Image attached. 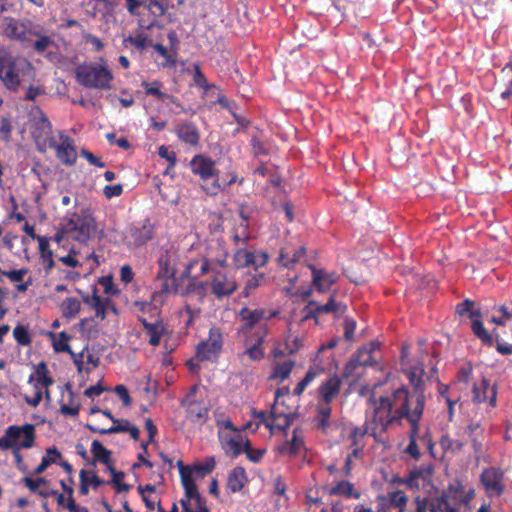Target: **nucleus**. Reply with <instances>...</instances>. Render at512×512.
Segmentation results:
<instances>
[{
  "label": "nucleus",
  "mask_w": 512,
  "mask_h": 512,
  "mask_svg": "<svg viewBox=\"0 0 512 512\" xmlns=\"http://www.w3.org/2000/svg\"><path fill=\"white\" fill-rule=\"evenodd\" d=\"M369 402L374 407L372 425L380 427L381 431H386L390 425L400 424L401 419L406 418L412 425L413 432H418V423L425 404L421 386H413L412 391L400 386L391 395L379 397L372 392Z\"/></svg>",
  "instance_id": "nucleus-1"
},
{
  "label": "nucleus",
  "mask_w": 512,
  "mask_h": 512,
  "mask_svg": "<svg viewBox=\"0 0 512 512\" xmlns=\"http://www.w3.org/2000/svg\"><path fill=\"white\" fill-rule=\"evenodd\" d=\"M379 349V343L371 341L370 343L358 348L350 360L345 364L341 376H337V365L332 355L325 359L317 355L313 366L310 367L305 377L298 384H309L318 376L325 375L326 378L321 384H357L364 375L366 368L378 365L373 357V353Z\"/></svg>",
  "instance_id": "nucleus-2"
},
{
  "label": "nucleus",
  "mask_w": 512,
  "mask_h": 512,
  "mask_svg": "<svg viewBox=\"0 0 512 512\" xmlns=\"http://www.w3.org/2000/svg\"><path fill=\"white\" fill-rule=\"evenodd\" d=\"M35 438V426L33 424L10 425L5 430L4 435L0 437V450L11 449L17 468L26 472V466L20 451L33 447Z\"/></svg>",
  "instance_id": "nucleus-3"
},
{
  "label": "nucleus",
  "mask_w": 512,
  "mask_h": 512,
  "mask_svg": "<svg viewBox=\"0 0 512 512\" xmlns=\"http://www.w3.org/2000/svg\"><path fill=\"white\" fill-rule=\"evenodd\" d=\"M32 69L33 65L27 59L14 56L8 48L0 46V80L5 88L18 91L21 77Z\"/></svg>",
  "instance_id": "nucleus-4"
},
{
  "label": "nucleus",
  "mask_w": 512,
  "mask_h": 512,
  "mask_svg": "<svg viewBox=\"0 0 512 512\" xmlns=\"http://www.w3.org/2000/svg\"><path fill=\"white\" fill-rule=\"evenodd\" d=\"M408 351L406 348L402 349L401 353V369L407 376L410 384H441L438 369L436 367L437 361L432 358L425 364L423 360L410 361L407 359Z\"/></svg>",
  "instance_id": "nucleus-5"
},
{
  "label": "nucleus",
  "mask_w": 512,
  "mask_h": 512,
  "mask_svg": "<svg viewBox=\"0 0 512 512\" xmlns=\"http://www.w3.org/2000/svg\"><path fill=\"white\" fill-rule=\"evenodd\" d=\"M75 78L85 88L108 90L111 88L113 74L104 65L92 62L79 65L75 69Z\"/></svg>",
  "instance_id": "nucleus-6"
},
{
  "label": "nucleus",
  "mask_w": 512,
  "mask_h": 512,
  "mask_svg": "<svg viewBox=\"0 0 512 512\" xmlns=\"http://www.w3.org/2000/svg\"><path fill=\"white\" fill-rule=\"evenodd\" d=\"M181 405L185 407L188 420L199 425L204 424L208 420L210 410L206 386H191L181 400Z\"/></svg>",
  "instance_id": "nucleus-7"
},
{
  "label": "nucleus",
  "mask_w": 512,
  "mask_h": 512,
  "mask_svg": "<svg viewBox=\"0 0 512 512\" xmlns=\"http://www.w3.org/2000/svg\"><path fill=\"white\" fill-rule=\"evenodd\" d=\"M286 397L291 400L289 396V386H282L275 391V401L270 410L271 423L269 430L285 431L292 423L295 412L294 408L286 403Z\"/></svg>",
  "instance_id": "nucleus-8"
},
{
  "label": "nucleus",
  "mask_w": 512,
  "mask_h": 512,
  "mask_svg": "<svg viewBox=\"0 0 512 512\" xmlns=\"http://www.w3.org/2000/svg\"><path fill=\"white\" fill-rule=\"evenodd\" d=\"M96 230V222L88 210L72 213L63 219V231L78 242H86Z\"/></svg>",
  "instance_id": "nucleus-9"
},
{
  "label": "nucleus",
  "mask_w": 512,
  "mask_h": 512,
  "mask_svg": "<svg viewBox=\"0 0 512 512\" xmlns=\"http://www.w3.org/2000/svg\"><path fill=\"white\" fill-rule=\"evenodd\" d=\"M177 253L174 250H165L158 258L157 279L161 280V294H178L179 287L176 283Z\"/></svg>",
  "instance_id": "nucleus-10"
},
{
  "label": "nucleus",
  "mask_w": 512,
  "mask_h": 512,
  "mask_svg": "<svg viewBox=\"0 0 512 512\" xmlns=\"http://www.w3.org/2000/svg\"><path fill=\"white\" fill-rule=\"evenodd\" d=\"M280 311L271 308H250L247 306L239 310L240 326L237 329L238 335H243L248 338L252 331H256L258 326L263 324L262 321H267L279 316Z\"/></svg>",
  "instance_id": "nucleus-11"
},
{
  "label": "nucleus",
  "mask_w": 512,
  "mask_h": 512,
  "mask_svg": "<svg viewBox=\"0 0 512 512\" xmlns=\"http://www.w3.org/2000/svg\"><path fill=\"white\" fill-rule=\"evenodd\" d=\"M181 483L185 492L180 500L183 512H210L206 506V500L200 495L194 479L191 478V470L181 466Z\"/></svg>",
  "instance_id": "nucleus-12"
},
{
  "label": "nucleus",
  "mask_w": 512,
  "mask_h": 512,
  "mask_svg": "<svg viewBox=\"0 0 512 512\" xmlns=\"http://www.w3.org/2000/svg\"><path fill=\"white\" fill-rule=\"evenodd\" d=\"M191 171L198 175L203 182L212 180L210 184L203 185V189L209 195H216L220 189L218 180V170L215 167V161L204 155H196L190 161Z\"/></svg>",
  "instance_id": "nucleus-13"
},
{
  "label": "nucleus",
  "mask_w": 512,
  "mask_h": 512,
  "mask_svg": "<svg viewBox=\"0 0 512 512\" xmlns=\"http://www.w3.org/2000/svg\"><path fill=\"white\" fill-rule=\"evenodd\" d=\"M224 345V336L221 328L212 326L206 340L201 341L196 347V358L199 361H216Z\"/></svg>",
  "instance_id": "nucleus-14"
},
{
  "label": "nucleus",
  "mask_w": 512,
  "mask_h": 512,
  "mask_svg": "<svg viewBox=\"0 0 512 512\" xmlns=\"http://www.w3.org/2000/svg\"><path fill=\"white\" fill-rule=\"evenodd\" d=\"M210 292L217 299L231 296L238 289V283L234 275L230 274L226 266H217L209 280Z\"/></svg>",
  "instance_id": "nucleus-15"
},
{
  "label": "nucleus",
  "mask_w": 512,
  "mask_h": 512,
  "mask_svg": "<svg viewBox=\"0 0 512 512\" xmlns=\"http://www.w3.org/2000/svg\"><path fill=\"white\" fill-rule=\"evenodd\" d=\"M227 257V252L223 250L221 255L215 258L202 256L192 259L186 264L182 277H191V274H193L199 278L208 273L212 274L213 269H216L217 266H227Z\"/></svg>",
  "instance_id": "nucleus-16"
},
{
  "label": "nucleus",
  "mask_w": 512,
  "mask_h": 512,
  "mask_svg": "<svg viewBox=\"0 0 512 512\" xmlns=\"http://www.w3.org/2000/svg\"><path fill=\"white\" fill-rule=\"evenodd\" d=\"M78 372L85 381L102 384V376L98 372L99 357L89 349H84L77 355H73Z\"/></svg>",
  "instance_id": "nucleus-17"
},
{
  "label": "nucleus",
  "mask_w": 512,
  "mask_h": 512,
  "mask_svg": "<svg viewBox=\"0 0 512 512\" xmlns=\"http://www.w3.org/2000/svg\"><path fill=\"white\" fill-rule=\"evenodd\" d=\"M155 236V226L149 219L132 223L126 234L129 247L138 248L147 244Z\"/></svg>",
  "instance_id": "nucleus-18"
},
{
  "label": "nucleus",
  "mask_w": 512,
  "mask_h": 512,
  "mask_svg": "<svg viewBox=\"0 0 512 512\" xmlns=\"http://www.w3.org/2000/svg\"><path fill=\"white\" fill-rule=\"evenodd\" d=\"M35 26V23L30 20L19 21L13 17H7L4 22L3 34L10 40L19 41L22 44L31 42L30 34Z\"/></svg>",
  "instance_id": "nucleus-19"
},
{
  "label": "nucleus",
  "mask_w": 512,
  "mask_h": 512,
  "mask_svg": "<svg viewBox=\"0 0 512 512\" xmlns=\"http://www.w3.org/2000/svg\"><path fill=\"white\" fill-rule=\"evenodd\" d=\"M481 484L488 497H500L505 491L504 472L500 468H484L480 475Z\"/></svg>",
  "instance_id": "nucleus-20"
},
{
  "label": "nucleus",
  "mask_w": 512,
  "mask_h": 512,
  "mask_svg": "<svg viewBox=\"0 0 512 512\" xmlns=\"http://www.w3.org/2000/svg\"><path fill=\"white\" fill-rule=\"evenodd\" d=\"M32 136L38 150L41 152L46 150V147L50 145L51 140H55L52 135V124L42 111H40V117L38 120L33 124Z\"/></svg>",
  "instance_id": "nucleus-21"
},
{
  "label": "nucleus",
  "mask_w": 512,
  "mask_h": 512,
  "mask_svg": "<svg viewBox=\"0 0 512 512\" xmlns=\"http://www.w3.org/2000/svg\"><path fill=\"white\" fill-rule=\"evenodd\" d=\"M61 143H57L56 140H51L49 148H52L56 152V157L66 166H73L77 160L76 148L73 145L72 139L68 136L59 132Z\"/></svg>",
  "instance_id": "nucleus-22"
},
{
  "label": "nucleus",
  "mask_w": 512,
  "mask_h": 512,
  "mask_svg": "<svg viewBox=\"0 0 512 512\" xmlns=\"http://www.w3.org/2000/svg\"><path fill=\"white\" fill-rule=\"evenodd\" d=\"M269 334V327L267 324H261L258 326L254 333L255 341L245 351L240 354V359L243 361L245 357H248L252 361H260L264 358L265 352L263 344L266 337Z\"/></svg>",
  "instance_id": "nucleus-23"
},
{
  "label": "nucleus",
  "mask_w": 512,
  "mask_h": 512,
  "mask_svg": "<svg viewBox=\"0 0 512 512\" xmlns=\"http://www.w3.org/2000/svg\"><path fill=\"white\" fill-rule=\"evenodd\" d=\"M156 293L152 294L149 301L136 300L132 304V310L137 319L143 324V321H153L161 318V307L154 303Z\"/></svg>",
  "instance_id": "nucleus-24"
},
{
  "label": "nucleus",
  "mask_w": 512,
  "mask_h": 512,
  "mask_svg": "<svg viewBox=\"0 0 512 512\" xmlns=\"http://www.w3.org/2000/svg\"><path fill=\"white\" fill-rule=\"evenodd\" d=\"M466 504L464 500H457L455 496L443 492L440 496L430 500V512H459V507Z\"/></svg>",
  "instance_id": "nucleus-25"
},
{
  "label": "nucleus",
  "mask_w": 512,
  "mask_h": 512,
  "mask_svg": "<svg viewBox=\"0 0 512 512\" xmlns=\"http://www.w3.org/2000/svg\"><path fill=\"white\" fill-rule=\"evenodd\" d=\"M305 253V246L298 245L296 247L292 243H287L280 249L278 262L283 267L290 269L304 257Z\"/></svg>",
  "instance_id": "nucleus-26"
},
{
  "label": "nucleus",
  "mask_w": 512,
  "mask_h": 512,
  "mask_svg": "<svg viewBox=\"0 0 512 512\" xmlns=\"http://www.w3.org/2000/svg\"><path fill=\"white\" fill-rule=\"evenodd\" d=\"M313 424L317 430L326 435L332 433L337 428L336 423L331 420L330 405H317Z\"/></svg>",
  "instance_id": "nucleus-27"
},
{
  "label": "nucleus",
  "mask_w": 512,
  "mask_h": 512,
  "mask_svg": "<svg viewBox=\"0 0 512 512\" xmlns=\"http://www.w3.org/2000/svg\"><path fill=\"white\" fill-rule=\"evenodd\" d=\"M142 325L145 334L149 337V344L152 346H158L161 342L162 336L167 333V328L162 317L149 322L144 320Z\"/></svg>",
  "instance_id": "nucleus-28"
},
{
  "label": "nucleus",
  "mask_w": 512,
  "mask_h": 512,
  "mask_svg": "<svg viewBox=\"0 0 512 512\" xmlns=\"http://www.w3.org/2000/svg\"><path fill=\"white\" fill-rule=\"evenodd\" d=\"M32 30L35 34H30L31 42L25 46H31L38 54H43L50 46L54 45V40L49 35L43 33V28L39 24H35Z\"/></svg>",
  "instance_id": "nucleus-29"
},
{
  "label": "nucleus",
  "mask_w": 512,
  "mask_h": 512,
  "mask_svg": "<svg viewBox=\"0 0 512 512\" xmlns=\"http://www.w3.org/2000/svg\"><path fill=\"white\" fill-rule=\"evenodd\" d=\"M313 276V285L320 292L328 291L333 284L337 282L338 276L336 273H329L324 269H317L310 265Z\"/></svg>",
  "instance_id": "nucleus-30"
},
{
  "label": "nucleus",
  "mask_w": 512,
  "mask_h": 512,
  "mask_svg": "<svg viewBox=\"0 0 512 512\" xmlns=\"http://www.w3.org/2000/svg\"><path fill=\"white\" fill-rule=\"evenodd\" d=\"M177 137L184 143L191 146L199 144L200 133L197 126L192 122L178 124L175 128Z\"/></svg>",
  "instance_id": "nucleus-31"
},
{
  "label": "nucleus",
  "mask_w": 512,
  "mask_h": 512,
  "mask_svg": "<svg viewBox=\"0 0 512 512\" xmlns=\"http://www.w3.org/2000/svg\"><path fill=\"white\" fill-rule=\"evenodd\" d=\"M82 300L85 304H87L91 309L95 311V316L100 319H105L106 317V309L111 305V300L109 298H102L96 293V289L92 295L83 294Z\"/></svg>",
  "instance_id": "nucleus-32"
},
{
  "label": "nucleus",
  "mask_w": 512,
  "mask_h": 512,
  "mask_svg": "<svg viewBox=\"0 0 512 512\" xmlns=\"http://www.w3.org/2000/svg\"><path fill=\"white\" fill-rule=\"evenodd\" d=\"M338 304L335 302L333 296H331L326 304H318L316 301H309L304 308L305 318H317L319 315L330 312H337Z\"/></svg>",
  "instance_id": "nucleus-33"
},
{
  "label": "nucleus",
  "mask_w": 512,
  "mask_h": 512,
  "mask_svg": "<svg viewBox=\"0 0 512 512\" xmlns=\"http://www.w3.org/2000/svg\"><path fill=\"white\" fill-rule=\"evenodd\" d=\"M330 496H340L346 499H359L361 493L355 488L354 484L348 480L337 481L329 490Z\"/></svg>",
  "instance_id": "nucleus-34"
},
{
  "label": "nucleus",
  "mask_w": 512,
  "mask_h": 512,
  "mask_svg": "<svg viewBox=\"0 0 512 512\" xmlns=\"http://www.w3.org/2000/svg\"><path fill=\"white\" fill-rule=\"evenodd\" d=\"M300 429H294L292 438L279 446V453L287 456L297 455L304 447V440Z\"/></svg>",
  "instance_id": "nucleus-35"
},
{
  "label": "nucleus",
  "mask_w": 512,
  "mask_h": 512,
  "mask_svg": "<svg viewBox=\"0 0 512 512\" xmlns=\"http://www.w3.org/2000/svg\"><path fill=\"white\" fill-rule=\"evenodd\" d=\"M378 499L382 501V509H389L395 507L397 509L406 508L408 503V496L402 490L388 492L386 496H379Z\"/></svg>",
  "instance_id": "nucleus-36"
},
{
  "label": "nucleus",
  "mask_w": 512,
  "mask_h": 512,
  "mask_svg": "<svg viewBox=\"0 0 512 512\" xmlns=\"http://www.w3.org/2000/svg\"><path fill=\"white\" fill-rule=\"evenodd\" d=\"M469 319L471 320V329L474 335L479 338L483 344L491 346L493 344V338L487 332L481 321V312H471Z\"/></svg>",
  "instance_id": "nucleus-37"
},
{
  "label": "nucleus",
  "mask_w": 512,
  "mask_h": 512,
  "mask_svg": "<svg viewBox=\"0 0 512 512\" xmlns=\"http://www.w3.org/2000/svg\"><path fill=\"white\" fill-rule=\"evenodd\" d=\"M223 447L230 452L233 457H237L244 453L245 440L239 433L235 435L220 436Z\"/></svg>",
  "instance_id": "nucleus-38"
},
{
  "label": "nucleus",
  "mask_w": 512,
  "mask_h": 512,
  "mask_svg": "<svg viewBox=\"0 0 512 512\" xmlns=\"http://www.w3.org/2000/svg\"><path fill=\"white\" fill-rule=\"evenodd\" d=\"M378 428L376 425H372V423H366L364 427H354L350 433V440L352 442V446H360L364 447L363 438L366 434L371 435L374 439H377Z\"/></svg>",
  "instance_id": "nucleus-39"
},
{
  "label": "nucleus",
  "mask_w": 512,
  "mask_h": 512,
  "mask_svg": "<svg viewBox=\"0 0 512 512\" xmlns=\"http://www.w3.org/2000/svg\"><path fill=\"white\" fill-rule=\"evenodd\" d=\"M80 478V486H79V493L81 495H88L89 493V486L92 487L94 490H96L101 485L105 484V482L96 474L92 473V475L88 476V471L85 469L80 470L79 473Z\"/></svg>",
  "instance_id": "nucleus-40"
},
{
  "label": "nucleus",
  "mask_w": 512,
  "mask_h": 512,
  "mask_svg": "<svg viewBox=\"0 0 512 512\" xmlns=\"http://www.w3.org/2000/svg\"><path fill=\"white\" fill-rule=\"evenodd\" d=\"M496 386H473V399L477 403L489 400L491 407L496 406Z\"/></svg>",
  "instance_id": "nucleus-41"
},
{
  "label": "nucleus",
  "mask_w": 512,
  "mask_h": 512,
  "mask_svg": "<svg viewBox=\"0 0 512 512\" xmlns=\"http://www.w3.org/2000/svg\"><path fill=\"white\" fill-rule=\"evenodd\" d=\"M64 395L65 392L68 393L69 402H65L64 399L60 404V412L65 416H77L80 411V402L78 399L73 398V386H62Z\"/></svg>",
  "instance_id": "nucleus-42"
},
{
  "label": "nucleus",
  "mask_w": 512,
  "mask_h": 512,
  "mask_svg": "<svg viewBox=\"0 0 512 512\" xmlns=\"http://www.w3.org/2000/svg\"><path fill=\"white\" fill-rule=\"evenodd\" d=\"M246 473L243 467L237 466L232 469L227 478V488L230 492H239L244 487Z\"/></svg>",
  "instance_id": "nucleus-43"
},
{
  "label": "nucleus",
  "mask_w": 512,
  "mask_h": 512,
  "mask_svg": "<svg viewBox=\"0 0 512 512\" xmlns=\"http://www.w3.org/2000/svg\"><path fill=\"white\" fill-rule=\"evenodd\" d=\"M178 466H179L180 474H181V466H182L184 468L191 470V478L192 479H193V473H195V475L197 477L203 478L206 475H208L209 473H211L212 470L215 468V460L213 457L207 458L203 463H199V464L195 465L193 468L190 466H185V465H183L182 461H179Z\"/></svg>",
  "instance_id": "nucleus-44"
},
{
  "label": "nucleus",
  "mask_w": 512,
  "mask_h": 512,
  "mask_svg": "<svg viewBox=\"0 0 512 512\" xmlns=\"http://www.w3.org/2000/svg\"><path fill=\"white\" fill-rule=\"evenodd\" d=\"M61 457L62 455L56 447L47 448L41 463L34 469V474H42L51 464L57 463Z\"/></svg>",
  "instance_id": "nucleus-45"
},
{
  "label": "nucleus",
  "mask_w": 512,
  "mask_h": 512,
  "mask_svg": "<svg viewBox=\"0 0 512 512\" xmlns=\"http://www.w3.org/2000/svg\"><path fill=\"white\" fill-rule=\"evenodd\" d=\"M294 365L295 362L293 360L277 363L269 376V380L285 381L290 376Z\"/></svg>",
  "instance_id": "nucleus-46"
},
{
  "label": "nucleus",
  "mask_w": 512,
  "mask_h": 512,
  "mask_svg": "<svg viewBox=\"0 0 512 512\" xmlns=\"http://www.w3.org/2000/svg\"><path fill=\"white\" fill-rule=\"evenodd\" d=\"M63 317L67 319L75 318L81 310V302L76 297H67L60 305Z\"/></svg>",
  "instance_id": "nucleus-47"
},
{
  "label": "nucleus",
  "mask_w": 512,
  "mask_h": 512,
  "mask_svg": "<svg viewBox=\"0 0 512 512\" xmlns=\"http://www.w3.org/2000/svg\"><path fill=\"white\" fill-rule=\"evenodd\" d=\"M91 453L93 455V464L96 462L109 464V462H111V451L105 448L99 440H94L92 442Z\"/></svg>",
  "instance_id": "nucleus-48"
},
{
  "label": "nucleus",
  "mask_w": 512,
  "mask_h": 512,
  "mask_svg": "<svg viewBox=\"0 0 512 512\" xmlns=\"http://www.w3.org/2000/svg\"><path fill=\"white\" fill-rule=\"evenodd\" d=\"M33 380L36 381V384H53V380L49 376V371L44 361L39 362L34 367V373L30 375L29 382Z\"/></svg>",
  "instance_id": "nucleus-49"
},
{
  "label": "nucleus",
  "mask_w": 512,
  "mask_h": 512,
  "mask_svg": "<svg viewBox=\"0 0 512 512\" xmlns=\"http://www.w3.org/2000/svg\"><path fill=\"white\" fill-rule=\"evenodd\" d=\"M233 263L236 268H246L253 264V252L239 247L233 254Z\"/></svg>",
  "instance_id": "nucleus-50"
},
{
  "label": "nucleus",
  "mask_w": 512,
  "mask_h": 512,
  "mask_svg": "<svg viewBox=\"0 0 512 512\" xmlns=\"http://www.w3.org/2000/svg\"><path fill=\"white\" fill-rule=\"evenodd\" d=\"M473 13L477 18L486 19L493 10L494 0H471Z\"/></svg>",
  "instance_id": "nucleus-51"
},
{
  "label": "nucleus",
  "mask_w": 512,
  "mask_h": 512,
  "mask_svg": "<svg viewBox=\"0 0 512 512\" xmlns=\"http://www.w3.org/2000/svg\"><path fill=\"white\" fill-rule=\"evenodd\" d=\"M341 386H320L319 402L317 405H330V402L339 394Z\"/></svg>",
  "instance_id": "nucleus-52"
},
{
  "label": "nucleus",
  "mask_w": 512,
  "mask_h": 512,
  "mask_svg": "<svg viewBox=\"0 0 512 512\" xmlns=\"http://www.w3.org/2000/svg\"><path fill=\"white\" fill-rule=\"evenodd\" d=\"M141 86L145 89L146 95L154 96L160 101H162L163 98L165 97L166 93H164L161 90V87L163 86V84L160 81H157V80L152 81V82L142 81Z\"/></svg>",
  "instance_id": "nucleus-53"
},
{
  "label": "nucleus",
  "mask_w": 512,
  "mask_h": 512,
  "mask_svg": "<svg viewBox=\"0 0 512 512\" xmlns=\"http://www.w3.org/2000/svg\"><path fill=\"white\" fill-rule=\"evenodd\" d=\"M266 281L265 275L263 273H258L253 275L251 278H249L245 286L243 288L242 294L244 297H248L253 290H255L257 287L263 285Z\"/></svg>",
  "instance_id": "nucleus-54"
},
{
  "label": "nucleus",
  "mask_w": 512,
  "mask_h": 512,
  "mask_svg": "<svg viewBox=\"0 0 512 512\" xmlns=\"http://www.w3.org/2000/svg\"><path fill=\"white\" fill-rule=\"evenodd\" d=\"M13 337L21 346H29L32 342L28 328L24 325H16L13 329Z\"/></svg>",
  "instance_id": "nucleus-55"
},
{
  "label": "nucleus",
  "mask_w": 512,
  "mask_h": 512,
  "mask_svg": "<svg viewBox=\"0 0 512 512\" xmlns=\"http://www.w3.org/2000/svg\"><path fill=\"white\" fill-rule=\"evenodd\" d=\"M22 482L32 493L39 494V491L42 490L39 488L40 485L47 484L48 480L44 477H38L36 479H33L29 476H26L22 479Z\"/></svg>",
  "instance_id": "nucleus-56"
},
{
  "label": "nucleus",
  "mask_w": 512,
  "mask_h": 512,
  "mask_svg": "<svg viewBox=\"0 0 512 512\" xmlns=\"http://www.w3.org/2000/svg\"><path fill=\"white\" fill-rule=\"evenodd\" d=\"M69 339H70V336L65 331L60 332L58 339L55 340L53 343L54 350L57 352H69L72 355H74L71 352L70 346L68 344Z\"/></svg>",
  "instance_id": "nucleus-57"
},
{
  "label": "nucleus",
  "mask_w": 512,
  "mask_h": 512,
  "mask_svg": "<svg viewBox=\"0 0 512 512\" xmlns=\"http://www.w3.org/2000/svg\"><path fill=\"white\" fill-rule=\"evenodd\" d=\"M244 453L246 454L247 458L251 461V462H254V463H257L259 462L264 453H265V450L263 449H253L251 447V444H250V441L248 439L245 440V444H244Z\"/></svg>",
  "instance_id": "nucleus-58"
},
{
  "label": "nucleus",
  "mask_w": 512,
  "mask_h": 512,
  "mask_svg": "<svg viewBox=\"0 0 512 512\" xmlns=\"http://www.w3.org/2000/svg\"><path fill=\"white\" fill-rule=\"evenodd\" d=\"M303 345V339L300 337L288 336L285 339V350L289 355L297 353L303 347Z\"/></svg>",
  "instance_id": "nucleus-59"
},
{
  "label": "nucleus",
  "mask_w": 512,
  "mask_h": 512,
  "mask_svg": "<svg viewBox=\"0 0 512 512\" xmlns=\"http://www.w3.org/2000/svg\"><path fill=\"white\" fill-rule=\"evenodd\" d=\"M40 259L43 265L45 275H51L53 273V270L56 268L55 261L53 259V251L47 250V253L40 255Z\"/></svg>",
  "instance_id": "nucleus-60"
},
{
  "label": "nucleus",
  "mask_w": 512,
  "mask_h": 512,
  "mask_svg": "<svg viewBox=\"0 0 512 512\" xmlns=\"http://www.w3.org/2000/svg\"><path fill=\"white\" fill-rule=\"evenodd\" d=\"M474 305L475 303L472 300L465 299L456 305V313L461 316L467 315L469 317L471 312H480L479 309H473Z\"/></svg>",
  "instance_id": "nucleus-61"
},
{
  "label": "nucleus",
  "mask_w": 512,
  "mask_h": 512,
  "mask_svg": "<svg viewBox=\"0 0 512 512\" xmlns=\"http://www.w3.org/2000/svg\"><path fill=\"white\" fill-rule=\"evenodd\" d=\"M76 254L77 253L75 252V250L72 249L69 251L67 255L58 256L57 259L58 261L62 262L64 265L68 267L76 268L81 266L80 261L76 258Z\"/></svg>",
  "instance_id": "nucleus-62"
},
{
  "label": "nucleus",
  "mask_w": 512,
  "mask_h": 512,
  "mask_svg": "<svg viewBox=\"0 0 512 512\" xmlns=\"http://www.w3.org/2000/svg\"><path fill=\"white\" fill-rule=\"evenodd\" d=\"M12 125L8 118H1L0 120V139L8 142L11 138Z\"/></svg>",
  "instance_id": "nucleus-63"
},
{
  "label": "nucleus",
  "mask_w": 512,
  "mask_h": 512,
  "mask_svg": "<svg viewBox=\"0 0 512 512\" xmlns=\"http://www.w3.org/2000/svg\"><path fill=\"white\" fill-rule=\"evenodd\" d=\"M472 372H473V368L470 363L463 364L457 373L458 382L468 383L471 380Z\"/></svg>",
  "instance_id": "nucleus-64"
}]
</instances>
